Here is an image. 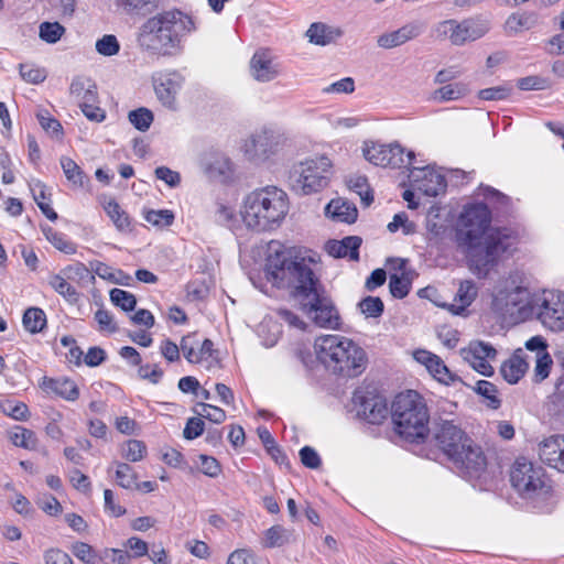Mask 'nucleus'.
<instances>
[{"mask_svg": "<svg viewBox=\"0 0 564 564\" xmlns=\"http://www.w3.org/2000/svg\"><path fill=\"white\" fill-rule=\"evenodd\" d=\"M270 252L265 261V275L269 282L279 289H291L302 310L312 316L314 323L323 328L339 327V313L312 269V258L292 257L281 245Z\"/></svg>", "mask_w": 564, "mask_h": 564, "instance_id": "nucleus-1", "label": "nucleus"}, {"mask_svg": "<svg viewBox=\"0 0 564 564\" xmlns=\"http://www.w3.org/2000/svg\"><path fill=\"white\" fill-rule=\"evenodd\" d=\"M491 213L486 204H471L464 208L456 226V242L464 250L470 268L486 276L500 258L511 253L517 237L507 228L490 229Z\"/></svg>", "mask_w": 564, "mask_h": 564, "instance_id": "nucleus-2", "label": "nucleus"}, {"mask_svg": "<svg viewBox=\"0 0 564 564\" xmlns=\"http://www.w3.org/2000/svg\"><path fill=\"white\" fill-rule=\"evenodd\" d=\"M288 213V194L276 186L254 189L242 202V220L249 229L258 232L280 227Z\"/></svg>", "mask_w": 564, "mask_h": 564, "instance_id": "nucleus-3", "label": "nucleus"}, {"mask_svg": "<svg viewBox=\"0 0 564 564\" xmlns=\"http://www.w3.org/2000/svg\"><path fill=\"white\" fill-rule=\"evenodd\" d=\"M436 445L454 466L469 476H478L487 465L481 447L451 421H443L435 434Z\"/></svg>", "mask_w": 564, "mask_h": 564, "instance_id": "nucleus-4", "label": "nucleus"}, {"mask_svg": "<svg viewBox=\"0 0 564 564\" xmlns=\"http://www.w3.org/2000/svg\"><path fill=\"white\" fill-rule=\"evenodd\" d=\"M314 347L319 361L335 375L352 378L366 369L365 350L347 337L321 336Z\"/></svg>", "mask_w": 564, "mask_h": 564, "instance_id": "nucleus-5", "label": "nucleus"}, {"mask_svg": "<svg viewBox=\"0 0 564 564\" xmlns=\"http://www.w3.org/2000/svg\"><path fill=\"white\" fill-rule=\"evenodd\" d=\"M193 18L181 10H166L148 19L141 26V39L153 42L152 48L170 55L181 45L182 39L195 31Z\"/></svg>", "mask_w": 564, "mask_h": 564, "instance_id": "nucleus-6", "label": "nucleus"}, {"mask_svg": "<svg viewBox=\"0 0 564 564\" xmlns=\"http://www.w3.org/2000/svg\"><path fill=\"white\" fill-rule=\"evenodd\" d=\"M395 432L409 442L423 441L429 434V410L422 395L409 390L395 397L391 406Z\"/></svg>", "mask_w": 564, "mask_h": 564, "instance_id": "nucleus-7", "label": "nucleus"}, {"mask_svg": "<svg viewBox=\"0 0 564 564\" xmlns=\"http://www.w3.org/2000/svg\"><path fill=\"white\" fill-rule=\"evenodd\" d=\"M333 174L332 162L325 155L306 159L292 166L289 174L291 188L301 195L324 189Z\"/></svg>", "mask_w": 564, "mask_h": 564, "instance_id": "nucleus-8", "label": "nucleus"}, {"mask_svg": "<svg viewBox=\"0 0 564 564\" xmlns=\"http://www.w3.org/2000/svg\"><path fill=\"white\" fill-rule=\"evenodd\" d=\"M530 312L549 329L561 332L564 329V293L558 291H543L542 294L531 299L525 305L518 308Z\"/></svg>", "mask_w": 564, "mask_h": 564, "instance_id": "nucleus-9", "label": "nucleus"}, {"mask_svg": "<svg viewBox=\"0 0 564 564\" xmlns=\"http://www.w3.org/2000/svg\"><path fill=\"white\" fill-rule=\"evenodd\" d=\"M490 30V21L480 17L457 21H442L435 31L437 37L447 39L453 45L462 46L485 36Z\"/></svg>", "mask_w": 564, "mask_h": 564, "instance_id": "nucleus-10", "label": "nucleus"}, {"mask_svg": "<svg viewBox=\"0 0 564 564\" xmlns=\"http://www.w3.org/2000/svg\"><path fill=\"white\" fill-rule=\"evenodd\" d=\"M364 158L373 165L391 169H410L415 159L413 151L404 154L403 148L398 143L376 144L365 142Z\"/></svg>", "mask_w": 564, "mask_h": 564, "instance_id": "nucleus-11", "label": "nucleus"}, {"mask_svg": "<svg viewBox=\"0 0 564 564\" xmlns=\"http://www.w3.org/2000/svg\"><path fill=\"white\" fill-rule=\"evenodd\" d=\"M512 487L524 498H531L543 488L542 473L524 458L517 459L510 473Z\"/></svg>", "mask_w": 564, "mask_h": 564, "instance_id": "nucleus-12", "label": "nucleus"}, {"mask_svg": "<svg viewBox=\"0 0 564 564\" xmlns=\"http://www.w3.org/2000/svg\"><path fill=\"white\" fill-rule=\"evenodd\" d=\"M358 417L370 424H381L389 414L387 400L373 392L357 390L352 395Z\"/></svg>", "mask_w": 564, "mask_h": 564, "instance_id": "nucleus-13", "label": "nucleus"}, {"mask_svg": "<svg viewBox=\"0 0 564 564\" xmlns=\"http://www.w3.org/2000/svg\"><path fill=\"white\" fill-rule=\"evenodd\" d=\"M284 137L272 130H262L252 134L245 143V153L250 160H265L276 153Z\"/></svg>", "mask_w": 564, "mask_h": 564, "instance_id": "nucleus-14", "label": "nucleus"}, {"mask_svg": "<svg viewBox=\"0 0 564 564\" xmlns=\"http://www.w3.org/2000/svg\"><path fill=\"white\" fill-rule=\"evenodd\" d=\"M409 177L415 182L417 189L426 196L435 197L445 192L447 183L441 173L425 167L411 166Z\"/></svg>", "mask_w": 564, "mask_h": 564, "instance_id": "nucleus-15", "label": "nucleus"}, {"mask_svg": "<svg viewBox=\"0 0 564 564\" xmlns=\"http://www.w3.org/2000/svg\"><path fill=\"white\" fill-rule=\"evenodd\" d=\"M184 78L176 72H161L153 76V85L159 100L167 107H173L175 96L182 88Z\"/></svg>", "mask_w": 564, "mask_h": 564, "instance_id": "nucleus-16", "label": "nucleus"}, {"mask_svg": "<svg viewBox=\"0 0 564 564\" xmlns=\"http://www.w3.org/2000/svg\"><path fill=\"white\" fill-rule=\"evenodd\" d=\"M539 456L547 466L564 473V435H553L541 442Z\"/></svg>", "mask_w": 564, "mask_h": 564, "instance_id": "nucleus-17", "label": "nucleus"}, {"mask_svg": "<svg viewBox=\"0 0 564 564\" xmlns=\"http://www.w3.org/2000/svg\"><path fill=\"white\" fill-rule=\"evenodd\" d=\"M252 77L262 83L276 78L280 74L279 64L268 51H258L250 61Z\"/></svg>", "mask_w": 564, "mask_h": 564, "instance_id": "nucleus-18", "label": "nucleus"}, {"mask_svg": "<svg viewBox=\"0 0 564 564\" xmlns=\"http://www.w3.org/2000/svg\"><path fill=\"white\" fill-rule=\"evenodd\" d=\"M422 33V26L417 23H408L398 30L386 32L377 37V45L384 50H391L416 39Z\"/></svg>", "mask_w": 564, "mask_h": 564, "instance_id": "nucleus-19", "label": "nucleus"}, {"mask_svg": "<svg viewBox=\"0 0 564 564\" xmlns=\"http://www.w3.org/2000/svg\"><path fill=\"white\" fill-rule=\"evenodd\" d=\"M196 334L184 336L181 340V350L184 358L191 364H199L207 357H212L214 352V343L206 338L198 349L195 346L198 343L195 340Z\"/></svg>", "mask_w": 564, "mask_h": 564, "instance_id": "nucleus-20", "label": "nucleus"}, {"mask_svg": "<svg viewBox=\"0 0 564 564\" xmlns=\"http://www.w3.org/2000/svg\"><path fill=\"white\" fill-rule=\"evenodd\" d=\"M361 242L362 240L358 236H347L341 240H329L326 243V251L334 258H348L357 261Z\"/></svg>", "mask_w": 564, "mask_h": 564, "instance_id": "nucleus-21", "label": "nucleus"}, {"mask_svg": "<svg viewBox=\"0 0 564 564\" xmlns=\"http://www.w3.org/2000/svg\"><path fill=\"white\" fill-rule=\"evenodd\" d=\"M522 355L523 350L517 349L500 367L502 378L511 384L517 383L524 376L529 367Z\"/></svg>", "mask_w": 564, "mask_h": 564, "instance_id": "nucleus-22", "label": "nucleus"}, {"mask_svg": "<svg viewBox=\"0 0 564 564\" xmlns=\"http://www.w3.org/2000/svg\"><path fill=\"white\" fill-rule=\"evenodd\" d=\"M41 388L68 401H75L79 397L76 383L67 378L53 379L44 377Z\"/></svg>", "mask_w": 564, "mask_h": 564, "instance_id": "nucleus-23", "label": "nucleus"}, {"mask_svg": "<svg viewBox=\"0 0 564 564\" xmlns=\"http://www.w3.org/2000/svg\"><path fill=\"white\" fill-rule=\"evenodd\" d=\"M536 24L538 15L534 12H513L507 18L503 31L507 35L513 36L535 28Z\"/></svg>", "mask_w": 564, "mask_h": 564, "instance_id": "nucleus-24", "label": "nucleus"}, {"mask_svg": "<svg viewBox=\"0 0 564 564\" xmlns=\"http://www.w3.org/2000/svg\"><path fill=\"white\" fill-rule=\"evenodd\" d=\"M343 31L339 28H334L322 22L312 23L306 31L308 41L315 45L325 46L328 45L339 37H341Z\"/></svg>", "mask_w": 564, "mask_h": 564, "instance_id": "nucleus-25", "label": "nucleus"}, {"mask_svg": "<svg viewBox=\"0 0 564 564\" xmlns=\"http://www.w3.org/2000/svg\"><path fill=\"white\" fill-rule=\"evenodd\" d=\"M325 214L333 220L351 224L357 219L358 210L351 203L338 198L326 205Z\"/></svg>", "mask_w": 564, "mask_h": 564, "instance_id": "nucleus-26", "label": "nucleus"}, {"mask_svg": "<svg viewBox=\"0 0 564 564\" xmlns=\"http://www.w3.org/2000/svg\"><path fill=\"white\" fill-rule=\"evenodd\" d=\"M69 94L77 102L83 101H96L98 98L97 86L88 77L77 76L75 77L69 86Z\"/></svg>", "mask_w": 564, "mask_h": 564, "instance_id": "nucleus-27", "label": "nucleus"}, {"mask_svg": "<svg viewBox=\"0 0 564 564\" xmlns=\"http://www.w3.org/2000/svg\"><path fill=\"white\" fill-rule=\"evenodd\" d=\"M48 285L69 304H77L79 302L80 293L68 282L67 276L63 273L51 274L48 276Z\"/></svg>", "mask_w": 564, "mask_h": 564, "instance_id": "nucleus-28", "label": "nucleus"}, {"mask_svg": "<svg viewBox=\"0 0 564 564\" xmlns=\"http://www.w3.org/2000/svg\"><path fill=\"white\" fill-rule=\"evenodd\" d=\"M477 296V288L473 281H464L459 284L455 301H459V305L451 304L449 311L455 315L462 314Z\"/></svg>", "mask_w": 564, "mask_h": 564, "instance_id": "nucleus-29", "label": "nucleus"}, {"mask_svg": "<svg viewBox=\"0 0 564 564\" xmlns=\"http://www.w3.org/2000/svg\"><path fill=\"white\" fill-rule=\"evenodd\" d=\"M292 531L282 525H272L264 532L263 546L267 549L281 547L292 541Z\"/></svg>", "mask_w": 564, "mask_h": 564, "instance_id": "nucleus-30", "label": "nucleus"}, {"mask_svg": "<svg viewBox=\"0 0 564 564\" xmlns=\"http://www.w3.org/2000/svg\"><path fill=\"white\" fill-rule=\"evenodd\" d=\"M426 369L437 381L444 384L463 383L462 379L453 373L438 356H435Z\"/></svg>", "mask_w": 564, "mask_h": 564, "instance_id": "nucleus-31", "label": "nucleus"}, {"mask_svg": "<svg viewBox=\"0 0 564 564\" xmlns=\"http://www.w3.org/2000/svg\"><path fill=\"white\" fill-rule=\"evenodd\" d=\"M22 323L28 332L36 334L45 327L46 315L42 308L29 307L23 314Z\"/></svg>", "mask_w": 564, "mask_h": 564, "instance_id": "nucleus-32", "label": "nucleus"}, {"mask_svg": "<svg viewBox=\"0 0 564 564\" xmlns=\"http://www.w3.org/2000/svg\"><path fill=\"white\" fill-rule=\"evenodd\" d=\"M61 166L66 178L76 187H84L88 182L87 176L77 163L70 158H61Z\"/></svg>", "mask_w": 564, "mask_h": 564, "instance_id": "nucleus-33", "label": "nucleus"}, {"mask_svg": "<svg viewBox=\"0 0 564 564\" xmlns=\"http://www.w3.org/2000/svg\"><path fill=\"white\" fill-rule=\"evenodd\" d=\"M159 2L160 0H117V6L127 14L145 15L155 9Z\"/></svg>", "mask_w": 564, "mask_h": 564, "instance_id": "nucleus-34", "label": "nucleus"}, {"mask_svg": "<svg viewBox=\"0 0 564 564\" xmlns=\"http://www.w3.org/2000/svg\"><path fill=\"white\" fill-rule=\"evenodd\" d=\"M206 172L214 181L227 182L232 174L231 162L227 158H217L208 164Z\"/></svg>", "mask_w": 564, "mask_h": 564, "instance_id": "nucleus-35", "label": "nucleus"}, {"mask_svg": "<svg viewBox=\"0 0 564 564\" xmlns=\"http://www.w3.org/2000/svg\"><path fill=\"white\" fill-rule=\"evenodd\" d=\"M467 86L463 83L442 86L433 93V99L438 102L457 100L467 94Z\"/></svg>", "mask_w": 564, "mask_h": 564, "instance_id": "nucleus-36", "label": "nucleus"}, {"mask_svg": "<svg viewBox=\"0 0 564 564\" xmlns=\"http://www.w3.org/2000/svg\"><path fill=\"white\" fill-rule=\"evenodd\" d=\"M105 212L110 217L116 228L120 231H130L131 221L126 212L121 209L116 200H110L105 206Z\"/></svg>", "mask_w": 564, "mask_h": 564, "instance_id": "nucleus-37", "label": "nucleus"}, {"mask_svg": "<svg viewBox=\"0 0 564 564\" xmlns=\"http://www.w3.org/2000/svg\"><path fill=\"white\" fill-rule=\"evenodd\" d=\"M11 442L19 447L33 451L37 446V437L35 433L22 426H15L10 433Z\"/></svg>", "mask_w": 564, "mask_h": 564, "instance_id": "nucleus-38", "label": "nucleus"}, {"mask_svg": "<svg viewBox=\"0 0 564 564\" xmlns=\"http://www.w3.org/2000/svg\"><path fill=\"white\" fill-rule=\"evenodd\" d=\"M68 280L76 281L78 284L82 282H94L95 275L91 274L90 269H88L83 262H76L74 264L67 265L61 270Z\"/></svg>", "mask_w": 564, "mask_h": 564, "instance_id": "nucleus-39", "label": "nucleus"}, {"mask_svg": "<svg viewBox=\"0 0 564 564\" xmlns=\"http://www.w3.org/2000/svg\"><path fill=\"white\" fill-rule=\"evenodd\" d=\"M72 553L85 564H100L99 552L91 545L85 542H75L72 547Z\"/></svg>", "mask_w": 564, "mask_h": 564, "instance_id": "nucleus-40", "label": "nucleus"}, {"mask_svg": "<svg viewBox=\"0 0 564 564\" xmlns=\"http://www.w3.org/2000/svg\"><path fill=\"white\" fill-rule=\"evenodd\" d=\"M214 219L217 224L229 229H232L238 221L235 209L224 203L215 204Z\"/></svg>", "mask_w": 564, "mask_h": 564, "instance_id": "nucleus-41", "label": "nucleus"}, {"mask_svg": "<svg viewBox=\"0 0 564 564\" xmlns=\"http://www.w3.org/2000/svg\"><path fill=\"white\" fill-rule=\"evenodd\" d=\"M116 479L117 484L124 489H133L138 475L134 469L127 463H116Z\"/></svg>", "mask_w": 564, "mask_h": 564, "instance_id": "nucleus-42", "label": "nucleus"}, {"mask_svg": "<svg viewBox=\"0 0 564 564\" xmlns=\"http://www.w3.org/2000/svg\"><path fill=\"white\" fill-rule=\"evenodd\" d=\"M109 295L111 303L124 312H131L137 306L135 296L128 291L122 289H112Z\"/></svg>", "mask_w": 564, "mask_h": 564, "instance_id": "nucleus-43", "label": "nucleus"}, {"mask_svg": "<svg viewBox=\"0 0 564 564\" xmlns=\"http://www.w3.org/2000/svg\"><path fill=\"white\" fill-rule=\"evenodd\" d=\"M389 289L393 297L403 299L409 294L411 290V280L405 273H402L401 275L395 273L391 274L389 280Z\"/></svg>", "mask_w": 564, "mask_h": 564, "instance_id": "nucleus-44", "label": "nucleus"}, {"mask_svg": "<svg viewBox=\"0 0 564 564\" xmlns=\"http://www.w3.org/2000/svg\"><path fill=\"white\" fill-rule=\"evenodd\" d=\"M36 118L42 129L45 130L47 133H51L52 137H62V124L57 119L50 115L47 109H39L36 112Z\"/></svg>", "mask_w": 564, "mask_h": 564, "instance_id": "nucleus-45", "label": "nucleus"}, {"mask_svg": "<svg viewBox=\"0 0 564 564\" xmlns=\"http://www.w3.org/2000/svg\"><path fill=\"white\" fill-rule=\"evenodd\" d=\"M174 214L169 209H150L144 213V219L154 227L165 228L173 224Z\"/></svg>", "mask_w": 564, "mask_h": 564, "instance_id": "nucleus-46", "label": "nucleus"}, {"mask_svg": "<svg viewBox=\"0 0 564 564\" xmlns=\"http://www.w3.org/2000/svg\"><path fill=\"white\" fill-rule=\"evenodd\" d=\"M128 118L131 124L140 131H147L154 119L152 111L144 107L131 110Z\"/></svg>", "mask_w": 564, "mask_h": 564, "instance_id": "nucleus-47", "label": "nucleus"}, {"mask_svg": "<svg viewBox=\"0 0 564 564\" xmlns=\"http://www.w3.org/2000/svg\"><path fill=\"white\" fill-rule=\"evenodd\" d=\"M474 390L481 397L488 400V406L498 409L501 405V400L497 397V388L494 383L486 380H478Z\"/></svg>", "mask_w": 564, "mask_h": 564, "instance_id": "nucleus-48", "label": "nucleus"}, {"mask_svg": "<svg viewBox=\"0 0 564 564\" xmlns=\"http://www.w3.org/2000/svg\"><path fill=\"white\" fill-rule=\"evenodd\" d=\"M65 32V28L58 22H43L40 25V37L46 43L54 44Z\"/></svg>", "mask_w": 564, "mask_h": 564, "instance_id": "nucleus-49", "label": "nucleus"}, {"mask_svg": "<svg viewBox=\"0 0 564 564\" xmlns=\"http://www.w3.org/2000/svg\"><path fill=\"white\" fill-rule=\"evenodd\" d=\"M358 306L362 314L373 318L381 316L384 310V304L378 296H366L359 302Z\"/></svg>", "mask_w": 564, "mask_h": 564, "instance_id": "nucleus-50", "label": "nucleus"}, {"mask_svg": "<svg viewBox=\"0 0 564 564\" xmlns=\"http://www.w3.org/2000/svg\"><path fill=\"white\" fill-rule=\"evenodd\" d=\"M147 453V446L142 441L129 440L126 442L122 456L131 463L140 462Z\"/></svg>", "mask_w": 564, "mask_h": 564, "instance_id": "nucleus-51", "label": "nucleus"}, {"mask_svg": "<svg viewBox=\"0 0 564 564\" xmlns=\"http://www.w3.org/2000/svg\"><path fill=\"white\" fill-rule=\"evenodd\" d=\"M348 184L349 187L360 196L365 206H369L373 202V195L370 191L366 176L351 177Z\"/></svg>", "mask_w": 564, "mask_h": 564, "instance_id": "nucleus-52", "label": "nucleus"}, {"mask_svg": "<svg viewBox=\"0 0 564 564\" xmlns=\"http://www.w3.org/2000/svg\"><path fill=\"white\" fill-rule=\"evenodd\" d=\"M100 564H129L130 554L120 549H104L99 551Z\"/></svg>", "mask_w": 564, "mask_h": 564, "instance_id": "nucleus-53", "label": "nucleus"}, {"mask_svg": "<svg viewBox=\"0 0 564 564\" xmlns=\"http://www.w3.org/2000/svg\"><path fill=\"white\" fill-rule=\"evenodd\" d=\"M94 319L98 324L99 332H107L109 334H115L118 332L119 327L113 318V315L107 310L99 308L94 314Z\"/></svg>", "mask_w": 564, "mask_h": 564, "instance_id": "nucleus-54", "label": "nucleus"}, {"mask_svg": "<svg viewBox=\"0 0 564 564\" xmlns=\"http://www.w3.org/2000/svg\"><path fill=\"white\" fill-rule=\"evenodd\" d=\"M46 238L57 250L66 254H74L76 252V245L63 234L48 229Z\"/></svg>", "mask_w": 564, "mask_h": 564, "instance_id": "nucleus-55", "label": "nucleus"}, {"mask_svg": "<svg viewBox=\"0 0 564 564\" xmlns=\"http://www.w3.org/2000/svg\"><path fill=\"white\" fill-rule=\"evenodd\" d=\"M553 360L549 352H544L541 356H535V367L533 381L539 383L546 379L550 375Z\"/></svg>", "mask_w": 564, "mask_h": 564, "instance_id": "nucleus-56", "label": "nucleus"}, {"mask_svg": "<svg viewBox=\"0 0 564 564\" xmlns=\"http://www.w3.org/2000/svg\"><path fill=\"white\" fill-rule=\"evenodd\" d=\"M517 86L521 90H545L551 87V82L545 77L532 75L518 79Z\"/></svg>", "mask_w": 564, "mask_h": 564, "instance_id": "nucleus-57", "label": "nucleus"}, {"mask_svg": "<svg viewBox=\"0 0 564 564\" xmlns=\"http://www.w3.org/2000/svg\"><path fill=\"white\" fill-rule=\"evenodd\" d=\"M120 50L117 37L112 34H106L96 42V51L104 56H113Z\"/></svg>", "mask_w": 564, "mask_h": 564, "instance_id": "nucleus-58", "label": "nucleus"}, {"mask_svg": "<svg viewBox=\"0 0 564 564\" xmlns=\"http://www.w3.org/2000/svg\"><path fill=\"white\" fill-rule=\"evenodd\" d=\"M466 352H470V355L476 356L477 359L486 358V359H495L497 355V350L492 347V345L485 341H471L468 346Z\"/></svg>", "mask_w": 564, "mask_h": 564, "instance_id": "nucleus-59", "label": "nucleus"}, {"mask_svg": "<svg viewBox=\"0 0 564 564\" xmlns=\"http://www.w3.org/2000/svg\"><path fill=\"white\" fill-rule=\"evenodd\" d=\"M198 405L200 406V411H197L196 413L199 416H203L216 424H220L226 420V412L223 409L208 403H199Z\"/></svg>", "mask_w": 564, "mask_h": 564, "instance_id": "nucleus-60", "label": "nucleus"}, {"mask_svg": "<svg viewBox=\"0 0 564 564\" xmlns=\"http://www.w3.org/2000/svg\"><path fill=\"white\" fill-rule=\"evenodd\" d=\"M97 104L98 99L96 101H87L84 99L83 101L78 102V106L80 107L83 113L88 120L101 122L105 119L106 115L105 111L97 106Z\"/></svg>", "mask_w": 564, "mask_h": 564, "instance_id": "nucleus-61", "label": "nucleus"}, {"mask_svg": "<svg viewBox=\"0 0 564 564\" xmlns=\"http://www.w3.org/2000/svg\"><path fill=\"white\" fill-rule=\"evenodd\" d=\"M3 413L17 421H26L30 417V411L24 402L12 403L8 401L3 408Z\"/></svg>", "mask_w": 564, "mask_h": 564, "instance_id": "nucleus-62", "label": "nucleus"}, {"mask_svg": "<svg viewBox=\"0 0 564 564\" xmlns=\"http://www.w3.org/2000/svg\"><path fill=\"white\" fill-rule=\"evenodd\" d=\"M511 91V87L496 86L479 90L478 97L482 100H503L510 96Z\"/></svg>", "mask_w": 564, "mask_h": 564, "instance_id": "nucleus-63", "label": "nucleus"}, {"mask_svg": "<svg viewBox=\"0 0 564 564\" xmlns=\"http://www.w3.org/2000/svg\"><path fill=\"white\" fill-rule=\"evenodd\" d=\"M227 564H256V557L251 550L238 549L230 553Z\"/></svg>", "mask_w": 564, "mask_h": 564, "instance_id": "nucleus-64", "label": "nucleus"}]
</instances>
